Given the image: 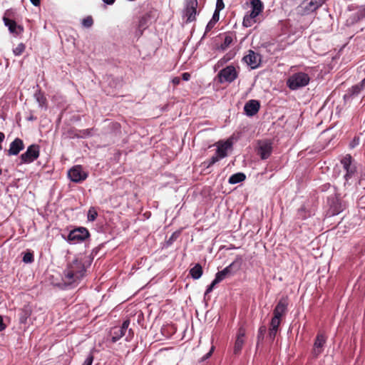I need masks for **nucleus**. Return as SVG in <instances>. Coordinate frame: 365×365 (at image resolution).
Segmentation results:
<instances>
[{
	"instance_id": "obj_35",
	"label": "nucleus",
	"mask_w": 365,
	"mask_h": 365,
	"mask_svg": "<svg viewBox=\"0 0 365 365\" xmlns=\"http://www.w3.org/2000/svg\"><path fill=\"white\" fill-rule=\"evenodd\" d=\"M94 359L93 355L91 353L88 355L82 365H92Z\"/></svg>"
},
{
	"instance_id": "obj_6",
	"label": "nucleus",
	"mask_w": 365,
	"mask_h": 365,
	"mask_svg": "<svg viewBox=\"0 0 365 365\" xmlns=\"http://www.w3.org/2000/svg\"><path fill=\"white\" fill-rule=\"evenodd\" d=\"M273 150L272 142L269 140H260L257 141L256 151L262 160H266L270 157Z\"/></svg>"
},
{
	"instance_id": "obj_7",
	"label": "nucleus",
	"mask_w": 365,
	"mask_h": 365,
	"mask_svg": "<svg viewBox=\"0 0 365 365\" xmlns=\"http://www.w3.org/2000/svg\"><path fill=\"white\" fill-rule=\"evenodd\" d=\"M40 154L39 146L36 144L31 145L27 148L25 153L21 155V164H28L36 160Z\"/></svg>"
},
{
	"instance_id": "obj_11",
	"label": "nucleus",
	"mask_w": 365,
	"mask_h": 365,
	"mask_svg": "<svg viewBox=\"0 0 365 365\" xmlns=\"http://www.w3.org/2000/svg\"><path fill=\"white\" fill-rule=\"evenodd\" d=\"M69 179L74 182L78 183L85 180L88 174L83 171L81 165H76L71 168L68 172Z\"/></svg>"
},
{
	"instance_id": "obj_14",
	"label": "nucleus",
	"mask_w": 365,
	"mask_h": 365,
	"mask_svg": "<svg viewBox=\"0 0 365 365\" xmlns=\"http://www.w3.org/2000/svg\"><path fill=\"white\" fill-rule=\"evenodd\" d=\"M245 329L243 327H240L237 330V336L234 345L233 352L235 355H238L241 352V350L245 344Z\"/></svg>"
},
{
	"instance_id": "obj_44",
	"label": "nucleus",
	"mask_w": 365,
	"mask_h": 365,
	"mask_svg": "<svg viewBox=\"0 0 365 365\" xmlns=\"http://www.w3.org/2000/svg\"><path fill=\"white\" fill-rule=\"evenodd\" d=\"M5 138V135L4 133L0 132V144L4 141ZM2 149L1 145H0V150Z\"/></svg>"
},
{
	"instance_id": "obj_45",
	"label": "nucleus",
	"mask_w": 365,
	"mask_h": 365,
	"mask_svg": "<svg viewBox=\"0 0 365 365\" xmlns=\"http://www.w3.org/2000/svg\"><path fill=\"white\" fill-rule=\"evenodd\" d=\"M231 42H232V38L231 37H229V36L225 37V44L226 46H228Z\"/></svg>"
},
{
	"instance_id": "obj_48",
	"label": "nucleus",
	"mask_w": 365,
	"mask_h": 365,
	"mask_svg": "<svg viewBox=\"0 0 365 365\" xmlns=\"http://www.w3.org/2000/svg\"><path fill=\"white\" fill-rule=\"evenodd\" d=\"M359 84L362 88L365 87V78L359 83Z\"/></svg>"
},
{
	"instance_id": "obj_47",
	"label": "nucleus",
	"mask_w": 365,
	"mask_h": 365,
	"mask_svg": "<svg viewBox=\"0 0 365 365\" xmlns=\"http://www.w3.org/2000/svg\"><path fill=\"white\" fill-rule=\"evenodd\" d=\"M34 6H38L40 4V0H30Z\"/></svg>"
},
{
	"instance_id": "obj_10",
	"label": "nucleus",
	"mask_w": 365,
	"mask_h": 365,
	"mask_svg": "<svg viewBox=\"0 0 365 365\" xmlns=\"http://www.w3.org/2000/svg\"><path fill=\"white\" fill-rule=\"evenodd\" d=\"M238 76V73L234 66H227L218 73V78L220 83H232Z\"/></svg>"
},
{
	"instance_id": "obj_4",
	"label": "nucleus",
	"mask_w": 365,
	"mask_h": 365,
	"mask_svg": "<svg viewBox=\"0 0 365 365\" xmlns=\"http://www.w3.org/2000/svg\"><path fill=\"white\" fill-rule=\"evenodd\" d=\"M14 18V11L11 9H9L5 11L2 19L9 32L18 36L24 32V27L21 25L17 24Z\"/></svg>"
},
{
	"instance_id": "obj_39",
	"label": "nucleus",
	"mask_w": 365,
	"mask_h": 365,
	"mask_svg": "<svg viewBox=\"0 0 365 365\" xmlns=\"http://www.w3.org/2000/svg\"><path fill=\"white\" fill-rule=\"evenodd\" d=\"M215 23L210 21L206 26L205 34L208 33L210 31H211L213 29V27L215 26Z\"/></svg>"
},
{
	"instance_id": "obj_19",
	"label": "nucleus",
	"mask_w": 365,
	"mask_h": 365,
	"mask_svg": "<svg viewBox=\"0 0 365 365\" xmlns=\"http://www.w3.org/2000/svg\"><path fill=\"white\" fill-rule=\"evenodd\" d=\"M232 146V143L229 141L225 143H219L216 150V154L221 158H224L227 155V150Z\"/></svg>"
},
{
	"instance_id": "obj_23",
	"label": "nucleus",
	"mask_w": 365,
	"mask_h": 365,
	"mask_svg": "<svg viewBox=\"0 0 365 365\" xmlns=\"http://www.w3.org/2000/svg\"><path fill=\"white\" fill-rule=\"evenodd\" d=\"M31 314V309L29 306H24L21 310L20 322L21 323H26L27 319Z\"/></svg>"
},
{
	"instance_id": "obj_3",
	"label": "nucleus",
	"mask_w": 365,
	"mask_h": 365,
	"mask_svg": "<svg viewBox=\"0 0 365 365\" xmlns=\"http://www.w3.org/2000/svg\"><path fill=\"white\" fill-rule=\"evenodd\" d=\"M310 78L304 72H298L292 74L287 81V86L291 90H297L309 84Z\"/></svg>"
},
{
	"instance_id": "obj_51",
	"label": "nucleus",
	"mask_w": 365,
	"mask_h": 365,
	"mask_svg": "<svg viewBox=\"0 0 365 365\" xmlns=\"http://www.w3.org/2000/svg\"><path fill=\"white\" fill-rule=\"evenodd\" d=\"M302 218H306L305 215H302Z\"/></svg>"
},
{
	"instance_id": "obj_30",
	"label": "nucleus",
	"mask_w": 365,
	"mask_h": 365,
	"mask_svg": "<svg viewBox=\"0 0 365 365\" xmlns=\"http://www.w3.org/2000/svg\"><path fill=\"white\" fill-rule=\"evenodd\" d=\"M281 323V319L275 317H272L270 322V328L277 329L279 328Z\"/></svg>"
},
{
	"instance_id": "obj_46",
	"label": "nucleus",
	"mask_w": 365,
	"mask_h": 365,
	"mask_svg": "<svg viewBox=\"0 0 365 365\" xmlns=\"http://www.w3.org/2000/svg\"><path fill=\"white\" fill-rule=\"evenodd\" d=\"M103 1L106 4H108V5H112L114 4V2L115 1V0H103Z\"/></svg>"
},
{
	"instance_id": "obj_41",
	"label": "nucleus",
	"mask_w": 365,
	"mask_h": 365,
	"mask_svg": "<svg viewBox=\"0 0 365 365\" xmlns=\"http://www.w3.org/2000/svg\"><path fill=\"white\" fill-rule=\"evenodd\" d=\"M190 74L189 73L185 72L182 74V79L183 81H187L190 80Z\"/></svg>"
},
{
	"instance_id": "obj_40",
	"label": "nucleus",
	"mask_w": 365,
	"mask_h": 365,
	"mask_svg": "<svg viewBox=\"0 0 365 365\" xmlns=\"http://www.w3.org/2000/svg\"><path fill=\"white\" fill-rule=\"evenodd\" d=\"M225 7V4L223 3V0H217L216 3V9L222 10Z\"/></svg>"
},
{
	"instance_id": "obj_8",
	"label": "nucleus",
	"mask_w": 365,
	"mask_h": 365,
	"mask_svg": "<svg viewBox=\"0 0 365 365\" xmlns=\"http://www.w3.org/2000/svg\"><path fill=\"white\" fill-rule=\"evenodd\" d=\"M89 236L88 230L81 227L71 230L68 235L67 240L71 243L76 244L83 242Z\"/></svg>"
},
{
	"instance_id": "obj_13",
	"label": "nucleus",
	"mask_w": 365,
	"mask_h": 365,
	"mask_svg": "<svg viewBox=\"0 0 365 365\" xmlns=\"http://www.w3.org/2000/svg\"><path fill=\"white\" fill-rule=\"evenodd\" d=\"M243 61L252 69L258 68L261 63V56L252 50H249L243 58Z\"/></svg>"
},
{
	"instance_id": "obj_5",
	"label": "nucleus",
	"mask_w": 365,
	"mask_h": 365,
	"mask_svg": "<svg viewBox=\"0 0 365 365\" xmlns=\"http://www.w3.org/2000/svg\"><path fill=\"white\" fill-rule=\"evenodd\" d=\"M197 0H186L183 9V16L186 18V23H190L196 20L197 14Z\"/></svg>"
},
{
	"instance_id": "obj_20",
	"label": "nucleus",
	"mask_w": 365,
	"mask_h": 365,
	"mask_svg": "<svg viewBox=\"0 0 365 365\" xmlns=\"http://www.w3.org/2000/svg\"><path fill=\"white\" fill-rule=\"evenodd\" d=\"M203 273L202 267L200 264H196L190 270V274L193 279H200Z\"/></svg>"
},
{
	"instance_id": "obj_28",
	"label": "nucleus",
	"mask_w": 365,
	"mask_h": 365,
	"mask_svg": "<svg viewBox=\"0 0 365 365\" xmlns=\"http://www.w3.org/2000/svg\"><path fill=\"white\" fill-rule=\"evenodd\" d=\"M93 24V20L92 16H88L86 18H84L82 21V25L86 28H90L92 26Z\"/></svg>"
},
{
	"instance_id": "obj_9",
	"label": "nucleus",
	"mask_w": 365,
	"mask_h": 365,
	"mask_svg": "<svg viewBox=\"0 0 365 365\" xmlns=\"http://www.w3.org/2000/svg\"><path fill=\"white\" fill-rule=\"evenodd\" d=\"M328 0H304L300 4L303 14L308 15L319 9Z\"/></svg>"
},
{
	"instance_id": "obj_29",
	"label": "nucleus",
	"mask_w": 365,
	"mask_h": 365,
	"mask_svg": "<svg viewBox=\"0 0 365 365\" xmlns=\"http://www.w3.org/2000/svg\"><path fill=\"white\" fill-rule=\"evenodd\" d=\"M267 331V328L265 326H261L259 328L258 334H257V342L262 341L264 339V335Z\"/></svg>"
},
{
	"instance_id": "obj_42",
	"label": "nucleus",
	"mask_w": 365,
	"mask_h": 365,
	"mask_svg": "<svg viewBox=\"0 0 365 365\" xmlns=\"http://www.w3.org/2000/svg\"><path fill=\"white\" fill-rule=\"evenodd\" d=\"M172 83L174 86H178L180 83V77H175L172 80Z\"/></svg>"
},
{
	"instance_id": "obj_25",
	"label": "nucleus",
	"mask_w": 365,
	"mask_h": 365,
	"mask_svg": "<svg viewBox=\"0 0 365 365\" xmlns=\"http://www.w3.org/2000/svg\"><path fill=\"white\" fill-rule=\"evenodd\" d=\"M26 46L24 43H20L17 45V46L13 49V53L15 56L21 55L25 51Z\"/></svg>"
},
{
	"instance_id": "obj_24",
	"label": "nucleus",
	"mask_w": 365,
	"mask_h": 365,
	"mask_svg": "<svg viewBox=\"0 0 365 365\" xmlns=\"http://www.w3.org/2000/svg\"><path fill=\"white\" fill-rule=\"evenodd\" d=\"M341 164L343 165L344 168L346 170L347 174L349 173V168L351 163V155H348L346 156L343 160L341 161Z\"/></svg>"
},
{
	"instance_id": "obj_22",
	"label": "nucleus",
	"mask_w": 365,
	"mask_h": 365,
	"mask_svg": "<svg viewBox=\"0 0 365 365\" xmlns=\"http://www.w3.org/2000/svg\"><path fill=\"white\" fill-rule=\"evenodd\" d=\"M130 325V321L125 320L123 322L122 327L119 329V334L118 336H113L112 341L113 342H115L117 340H118L120 338L123 336L125 335L126 329L128 328Z\"/></svg>"
},
{
	"instance_id": "obj_21",
	"label": "nucleus",
	"mask_w": 365,
	"mask_h": 365,
	"mask_svg": "<svg viewBox=\"0 0 365 365\" xmlns=\"http://www.w3.org/2000/svg\"><path fill=\"white\" fill-rule=\"evenodd\" d=\"M245 178H246V176L244 173H237L232 175L230 177L228 182L230 184H237V183L244 181L245 180Z\"/></svg>"
},
{
	"instance_id": "obj_36",
	"label": "nucleus",
	"mask_w": 365,
	"mask_h": 365,
	"mask_svg": "<svg viewBox=\"0 0 365 365\" xmlns=\"http://www.w3.org/2000/svg\"><path fill=\"white\" fill-rule=\"evenodd\" d=\"M221 10H217L215 9V11L212 15V19H210V21L212 22H214V23H217L218 21H219V19H220V11Z\"/></svg>"
},
{
	"instance_id": "obj_16",
	"label": "nucleus",
	"mask_w": 365,
	"mask_h": 365,
	"mask_svg": "<svg viewBox=\"0 0 365 365\" xmlns=\"http://www.w3.org/2000/svg\"><path fill=\"white\" fill-rule=\"evenodd\" d=\"M287 298L283 297L280 299L273 311V317L281 319L287 310Z\"/></svg>"
},
{
	"instance_id": "obj_50",
	"label": "nucleus",
	"mask_w": 365,
	"mask_h": 365,
	"mask_svg": "<svg viewBox=\"0 0 365 365\" xmlns=\"http://www.w3.org/2000/svg\"><path fill=\"white\" fill-rule=\"evenodd\" d=\"M2 174V170L0 168V175Z\"/></svg>"
},
{
	"instance_id": "obj_37",
	"label": "nucleus",
	"mask_w": 365,
	"mask_h": 365,
	"mask_svg": "<svg viewBox=\"0 0 365 365\" xmlns=\"http://www.w3.org/2000/svg\"><path fill=\"white\" fill-rule=\"evenodd\" d=\"M214 350H215V346H213V345H212V346H211V348H210V351H209L207 354H205V355L202 358V361H205V360H206V359H209V358L211 356V355L212 354V353H213Z\"/></svg>"
},
{
	"instance_id": "obj_38",
	"label": "nucleus",
	"mask_w": 365,
	"mask_h": 365,
	"mask_svg": "<svg viewBox=\"0 0 365 365\" xmlns=\"http://www.w3.org/2000/svg\"><path fill=\"white\" fill-rule=\"evenodd\" d=\"M277 331V329H273V328L269 327V336L272 339H274L275 338Z\"/></svg>"
},
{
	"instance_id": "obj_15",
	"label": "nucleus",
	"mask_w": 365,
	"mask_h": 365,
	"mask_svg": "<svg viewBox=\"0 0 365 365\" xmlns=\"http://www.w3.org/2000/svg\"><path fill=\"white\" fill-rule=\"evenodd\" d=\"M327 337L324 334H318L314 343L312 353L314 356H318L324 350Z\"/></svg>"
},
{
	"instance_id": "obj_32",
	"label": "nucleus",
	"mask_w": 365,
	"mask_h": 365,
	"mask_svg": "<svg viewBox=\"0 0 365 365\" xmlns=\"http://www.w3.org/2000/svg\"><path fill=\"white\" fill-rule=\"evenodd\" d=\"M363 90V88L360 86V84H356L355 86H353L351 89H350V93L351 95H358L361 91Z\"/></svg>"
},
{
	"instance_id": "obj_27",
	"label": "nucleus",
	"mask_w": 365,
	"mask_h": 365,
	"mask_svg": "<svg viewBox=\"0 0 365 365\" xmlns=\"http://www.w3.org/2000/svg\"><path fill=\"white\" fill-rule=\"evenodd\" d=\"M98 216L97 211L93 208L91 207L88 212V221H94Z\"/></svg>"
},
{
	"instance_id": "obj_26",
	"label": "nucleus",
	"mask_w": 365,
	"mask_h": 365,
	"mask_svg": "<svg viewBox=\"0 0 365 365\" xmlns=\"http://www.w3.org/2000/svg\"><path fill=\"white\" fill-rule=\"evenodd\" d=\"M36 99L39 103L40 106H44L46 104V98L44 95L41 93H36L35 95Z\"/></svg>"
},
{
	"instance_id": "obj_31",
	"label": "nucleus",
	"mask_w": 365,
	"mask_h": 365,
	"mask_svg": "<svg viewBox=\"0 0 365 365\" xmlns=\"http://www.w3.org/2000/svg\"><path fill=\"white\" fill-rule=\"evenodd\" d=\"M220 159L221 158L215 153V155H213L209 161L205 162L204 163L207 165V168H209L219 161Z\"/></svg>"
},
{
	"instance_id": "obj_49",
	"label": "nucleus",
	"mask_w": 365,
	"mask_h": 365,
	"mask_svg": "<svg viewBox=\"0 0 365 365\" xmlns=\"http://www.w3.org/2000/svg\"><path fill=\"white\" fill-rule=\"evenodd\" d=\"M304 212V207H302L300 208L299 210H298V212L299 215H301L302 212Z\"/></svg>"
},
{
	"instance_id": "obj_43",
	"label": "nucleus",
	"mask_w": 365,
	"mask_h": 365,
	"mask_svg": "<svg viewBox=\"0 0 365 365\" xmlns=\"http://www.w3.org/2000/svg\"><path fill=\"white\" fill-rule=\"evenodd\" d=\"M6 329V325L4 323L3 319L0 317V331L4 330Z\"/></svg>"
},
{
	"instance_id": "obj_34",
	"label": "nucleus",
	"mask_w": 365,
	"mask_h": 365,
	"mask_svg": "<svg viewBox=\"0 0 365 365\" xmlns=\"http://www.w3.org/2000/svg\"><path fill=\"white\" fill-rule=\"evenodd\" d=\"M219 283L220 282L215 278L212 283L207 287L205 295L210 293L213 290L215 286Z\"/></svg>"
},
{
	"instance_id": "obj_18",
	"label": "nucleus",
	"mask_w": 365,
	"mask_h": 365,
	"mask_svg": "<svg viewBox=\"0 0 365 365\" xmlns=\"http://www.w3.org/2000/svg\"><path fill=\"white\" fill-rule=\"evenodd\" d=\"M24 148V144L21 139L16 138L10 144L8 150L9 155H17Z\"/></svg>"
},
{
	"instance_id": "obj_2",
	"label": "nucleus",
	"mask_w": 365,
	"mask_h": 365,
	"mask_svg": "<svg viewBox=\"0 0 365 365\" xmlns=\"http://www.w3.org/2000/svg\"><path fill=\"white\" fill-rule=\"evenodd\" d=\"M251 11L247 14L242 21V25L245 27H251L257 22V17L262 12L264 9V4L261 0H249Z\"/></svg>"
},
{
	"instance_id": "obj_17",
	"label": "nucleus",
	"mask_w": 365,
	"mask_h": 365,
	"mask_svg": "<svg viewBox=\"0 0 365 365\" xmlns=\"http://www.w3.org/2000/svg\"><path fill=\"white\" fill-rule=\"evenodd\" d=\"M260 104L258 101L250 100L244 106V110L247 115L253 116L259 110Z\"/></svg>"
},
{
	"instance_id": "obj_33",
	"label": "nucleus",
	"mask_w": 365,
	"mask_h": 365,
	"mask_svg": "<svg viewBox=\"0 0 365 365\" xmlns=\"http://www.w3.org/2000/svg\"><path fill=\"white\" fill-rule=\"evenodd\" d=\"M34 261V255L31 252H26L23 257V262L25 263H31Z\"/></svg>"
},
{
	"instance_id": "obj_1",
	"label": "nucleus",
	"mask_w": 365,
	"mask_h": 365,
	"mask_svg": "<svg viewBox=\"0 0 365 365\" xmlns=\"http://www.w3.org/2000/svg\"><path fill=\"white\" fill-rule=\"evenodd\" d=\"M85 272L84 262L79 259H73L63 272L64 280L68 284L76 282L84 276Z\"/></svg>"
},
{
	"instance_id": "obj_12",
	"label": "nucleus",
	"mask_w": 365,
	"mask_h": 365,
	"mask_svg": "<svg viewBox=\"0 0 365 365\" xmlns=\"http://www.w3.org/2000/svg\"><path fill=\"white\" fill-rule=\"evenodd\" d=\"M241 262H242V257L240 256H237L236 259L234 262H232L230 264H229L227 267L224 268L222 271L217 272L215 278L219 282H221L226 277H230L233 274V272H232V267H234L236 264H237L238 267H240V265L241 264Z\"/></svg>"
}]
</instances>
